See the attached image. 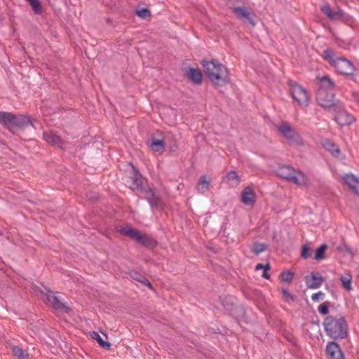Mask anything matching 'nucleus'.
I'll return each mask as SVG.
<instances>
[{
  "instance_id": "34",
  "label": "nucleus",
  "mask_w": 359,
  "mask_h": 359,
  "mask_svg": "<svg viewBox=\"0 0 359 359\" xmlns=\"http://www.w3.org/2000/svg\"><path fill=\"white\" fill-rule=\"evenodd\" d=\"M32 6L35 14L39 15L42 13V7L39 0H27Z\"/></svg>"
},
{
  "instance_id": "26",
  "label": "nucleus",
  "mask_w": 359,
  "mask_h": 359,
  "mask_svg": "<svg viewBox=\"0 0 359 359\" xmlns=\"http://www.w3.org/2000/svg\"><path fill=\"white\" fill-rule=\"evenodd\" d=\"M320 86L318 89L334 90V83L328 76H324L319 79Z\"/></svg>"
},
{
  "instance_id": "16",
  "label": "nucleus",
  "mask_w": 359,
  "mask_h": 359,
  "mask_svg": "<svg viewBox=\"0 0 359 359\" xmlns=\"http://www.w3.org/2000/svg\"><path fill=\"white\" fill-rule=\"evenodd\" d=\"M346 184L359 196V178L353 174H346L343 177Z\"/></svg>"
},
{
  "instance_id": "22",
  "label": "nucleus",
  "mask_w": 359,
  "mask_h": 359,
  "mask_svg": "<svg viewBox=\"0 0 359 359\" xmlns=\"http://www.w3.org/2000/svg\"><path fill=\"white\" fill-rule=\"evenodd\" d=\"M132 165L133 168V177L132 182L134 188L137 189H143V178L140 172L135 168L133 165Z\"/></svg>"
},
{
  "instance_id": "29",
  "label": "nucleus",
  "mask_w": 359,
  "mask_h": 359,
  "mask_svg": "<svg viewBox=\"0 0 359 359\" xmlns=\"http://www.w3.org/2000/svg\"><path fill=\"white\" fill-rule=\"evenodd\" d=\"M90 337L92 339L96 340L99 345L105 349H109L111 347V344L109 342L105 341L102 339V338L100 337V335L95 331H93L90 333Z\"/></svg>"
},
{
  "instance_id": "23",
  "label": "nucleus",
  "mask_w": 359,
  "mask_h": 359,
  "mask_svg": "<svg viewBox=\"0 0 359 359\" xmlns=\"http://www.w3.org/2000/svg\"><path fill=\"white\" fill-rule=\"evenodd\" d=\"M210 181L208 179L206 175L200 177L198 182L196 186V189L198 193L204 194L210 189Z\"/></svg>"
},
{
  "instance_id": "3",
  "label": "nucleus",
  "mask_w": 359,
  "mask_h": 359,
  "mask_svg": "<svg viewBox=\"0 0 359 359\" xmlns=\"http://www.w3.org/2000/svg\"><path fill=\"white\" fill-rule=\"evenodd\" d=\"M334 90L318 89L316 92V102L321 107L326 110L339 111L342 109V104L339 100L334 99Z\"/></svg>"
},
{
  "instance_id": "33",
  "label": "nucleus",
  "mask_w": 359,
  "mask_h": 359,
  "mask_svg": "<svg viewBox=\"0 0 359 359\" xmlns=\"http://www.w3.org/2000/svg\"><path fill=\"white\" fill-rule=\"evenodd\" d=\"M13 353L18 359H27L29 355L26 351L18 346L13 348Z\"/></svg>"
},
{
  "instance_id": "31",
  "label": "nucleus",
  "mask_w": 359,
  "mask_h": 359,
  "mask_svg": "<svg viewBox=\"0 0 359 359\" xmlns=\"http://www.w3.org/2000/svg\"><path fill=\"white\" fill-rule=\"evenodd\" d=\"M340 280L341 282L342 286L348 291L352 290L351 282H352V276L350 273H347L345 276H342L340 278Z\"/></svg>"
},
{
  "instance_id": "32",
  "label": "nucleus",
  "mask_w": 359,
  "mask_h": 359,
  "mask_svg": "<svg viewBox=\"0 0 359 359\" xmlns=\"http://www.w3.org/2000/svg\"><path fill=\"white\" fill-rule=\"evenodd\" d=\"M323 55L325 60H326L331 65L334 66V62L337 60V57H334V53L331 48H326L323 50Z\"/></svg>"
},
{
  "instance_id": "7",
  "label": "nucleus",
  "mask_w": 359,
  "mask_h": 359,
  "mask_svg": "<svg viewBox=\"0 0 359 359\" xmlns=\"http://www.w3.org/2000/svg\"><path fill=\"white\" fill-rule=\"evenodd\" d=\"M278 129L281 135L287 140L298 145L303 144V140L301 135L287 123H282L278 126Z\"/></svg>"
},
{
  "instance_id": "39",
  "label": "nucleus",
  "mask_w": 359,
  "mask_h": 359,
  "mask_svg": "<svg viewBox=\"0 0 359 359\" xmlns=\"http://www.w3.org/2000/svg\"><path fill=\"white\" fill-rule=\"evenodd\" d=\"M330 302H325L318 306V311L321 315L325 316L329 313Z\"/></svg>"
},
{
  "instance_id": "25",
  "label": "nucleus",
  "mask_w": 359,
  "mask_h": 359,
  "mask_svg": "<svg viewBox=\"0 0 359 359\" xmlns=\"http://www.w3.org/2000/svg\"><path fill=\"white\" fill-rule=\"evenodd\" d=\"M223 180L226 182L231 187H236L238 185L241 180L235 170L228 172Z\"/></svg>"
},
{
  "instance_id": "18",
  "label": "nucleus",
  "mask_w": 359,
  "mask_h": 359,
  "mask_svg": "<svg viewBox=\"0 0 359 359\" xmlns=\"http://www.w3.org/2000/svg\"><path fill=\"white\" fill-rule=\"evenodd\" d=\"M145 198L152 208L157 207L161 203V198L151 189L145 190Z\"/></svg>"
},
{
  "instance_id": "10",
  "label": "nucleus",
  "mask_w": 359,
  "mask_h": 359,
  "mask_svg": "<svg viewBox=\"0 0 359 359\" xmlns=\"http://www.w3.org/2000/svg\"><path fill=\"white\" fill-rule=\"evenodd\" d=\"M325 353L327 359H345L340 346L334 341L327 342Z\"/></svg>"
},
{
  "instance_id": "27",
  "label": "nucleus",
  "mask_w": 359,
  "mask_h": 359,
  "mask_svg": "<svg viewBox=\"0 0 359 359\" xmlns=\"http://www.w3.org/2000/svg\"><path fill=\"white\" fill-rule=\"evenodd\" d=\"M130 276L135 280L142 283L143 285L149 287L150 289H152L151 283L146 278V277L142 273H139L137 271H132L129 273Z\"/></svg>"
},
{
  "instance_id": "20",
  "label": "nucleus",
  "mask_w": 359,
  "mask_h": 359,
  "mask_svg": "<svg viewBox=\"0 0 359 359\" xmlns=\"http://www.w3.org/2000/svg\"><path fill=\"white\" fill-rule=\"evenodd\" d=\"M322 145L325 149L330 152V154L337 157L340 154V149L338 146L329 139H325L321 142Z\"/></svg>"
},
{
  "instance_id": "38",
  "label": "nucleus",
  "mask_w": 359,
  "mask_h": 359,
  "mask_svg": "<svg viewBox=\"0 0 359 359\" xmlns=\"http://www.w3.org/2000/svg\"><path fill=\"white\" fill-rule=\"evenodd\" d=\"M136 14L138 17L142 18V19H147L151 16V12L147 8H141L140 10L136 11Z\"/></svg>"
},
{
  "instance_id": "2",
  "label": "nucleus",
  "mask_w": 359,
  "mask_h": 359,
  "mask_svg": "<svg viewBox=\"0 0 359 359\" xmlns=\"http://www.w3.org/2000/svg\"><path fill=\"white\" fill-rule=\"evenodd\" d=\"M323 325L326 334L334 340L344 339L348 337V327L343 316H327Z\"/></svg>"
},
{
  "instance_id": "21",
  "label": "nucleus",
  "mask_w": 359,
  "mask_h": 359,
  "mask_svg": "<svg viewBox=\"0 0 359 359\" xmlns=\"http://www.w3.org/2000/svg\"><path fill=\"white\" fill-rule=\"evenodd\" d=\"M28 126H32V122L29 116L22 114L15 115L13 127L25 128Z\"/></svg>"
},
{
  "instance_id": "30",
  "label": "nucleus",
  "mask_w": 359,
  "mask_h": 359,
  "mask_svg": "<svg viewBox=\"0 0 359 359\" xmlns=\"http://www.w3.org/2000/svg\"><path fill=\"white\" fill-rule=\"evenodd\" d=\"M328 246L327 244L323 243L319 246L315 252L314 259L316 261H320L325 259V252Z\"/></svg>"
},
{
  "instance_id": "44",
  "label": "nucleus",
  "mask_w": 359,
  "mask_h": 359,
  "mask_svg": "<svg viewBox=\"0 0 359 359\" xmlns=\"http://www.w3.org/2000/svg\"><path fill=\"white\" fill-rule=\"evenodd\" d=\"M270 269H271L270 264H266L264 265L263 271H268L269 270H270Z\"/></svg>"
},
{
  "instance_id": "13",
  "label": "nucleus",
  "mask_w": 359,
  "mask_h": 359,
  "mask_svg": "<svg viewBox=\"0 0 359 359\" xmlns=\"http://www.w3.org/2000/svg\"><path fill=\"white\" fill-rule=\"evenodd\" d=\"M47 301L48 304L57 311H63L68 313L70 309L61 302L59 298L55 294L54 292L49 291L47 294Z\"/></svg>"
},
{
  "instance_id": "37",
  "label": "nucleus",
  "mask_w": 359,
  "mask_h": 359,
  "mask_svg": "<svg viewBox=\"0 0 359 359\" xmlns=\"http://www.w3.org/2000/svg\"><path fill=\"white\" fill-rule=\"evenodd\" d=\"M294 277V273L290 271H285L280 273V278L281 281L285 283H291Z\"/></svg>"
},
{
  "instance_id": "12",
  "label": "nucleus",
  "mask_w": 359,
  "mask_h": 359,
  "mask_svg": "<svg viewBox=\"0 0 359 359\" xmlns=\"http://www.w3.org/2000/svg\"><path fill=\"white\" fill-rule=\"evenodd\" d=\"M233 13L241 20H245V22L249 23L252 27L255 26L256 22L254 20L255 15L250 13L245 7H235L233 8Z\"/></svg>"
},
{
  "instance_id": "41",
  "label": "nucleus",
  "mask_w": 359,
  "mask_h": 359,
  "mask_svg": "<svg viewBox=\"0 0 359 359\" xmlns=\"http://www.w3.org/2000/svg\"><path fill=\"white\" fill-rule=\"evenodd\" d=\"M325 297V294L322 292H318L317 293L313 294L311 296V299L315 302H319L320 299H323Z\"/></svg>"
},
{
  "instance_id": "11",
  "label": "nucleus",
  "mask_w": 359,
  "mask_h": 359,
  "mask_svg": "<svg viewBox=\"0 0 359 359\" xmlns=\"http://www.w3.org/2000/svg\"><path fill=\"white\" fill-rule=\"evenodd\" d=\"M43 137L46 142L53 147L60 149L65 147L66 142L53 131L44 132Z\"/></svg>"
},
{
  "instance_id": "19",
  "label": "nucleus",
  "mask_w": 359,
  "mask_h": 359,
  "mask_svg": "<svg viewBox=\"0 0 359 359\" xmlns=\"http://www.w3.org/2000/svg\"><path fill=\"white\" fill-rule=\"evenodd\" d=\"M15 115L11 112L0 111V123L11 128L13 127Z\"/></svg>"
},
{
  "instance_id": "9",
  "label": "nucleus",
  "mask_w": 359,
  "mask_h": 359,
  "mask_svg": "<svg viewBox=\"0 0 359 359\" xmlns=\"http://www.w3.org/2000/svg\"><path fill=\"white\" fill-rule=\"evenodd\" d=\"M321 11L332 20H349L351 19V16L341 8H338L335 11H332L330 5L327 4L321 6Z\"/></svg>"
},
{
  "instance_id": "15",
  "label": "nucleus",
  "mask_w": 359,
  "mask_h": 359,
  "mask_svg": "<svg viewBox=\"0 0 359 359\" xmlns=\"http://www.w3.org/2000/svg\"><path fill=\"white\" fill-rule=\"evenodd\" d=\"M338 112L339 114L335 116L334 120L341 126H349L355 121V118L347 112L344 111L343 109Z\"/></svg>"
},
{
  "instance_id": "4",
  "label": "nucleus",
  "mask_w": 359,
  "mask_h": 359,
  "mask_svg": "<svg viewBox=\"0 0 359 359\" xmlns=\"http://www.w3.org/2000/svg\"><path fill=\"white\" fill-rule=\"evenodd\" d=\"M276 172L279 177L299 186L307 185L309 183V179L304 173L288 165L278 167Z\"/></svg>"
},
{
  "instance_id": "36",
  "label": "nucleus",
  "mask_w": 359,
  "mask_h": 359,
  "mask_svg": "<svg viewBox=\"0 0 359 359\" xmlns=\"http://www.w3.org/2000/svg\"><path fill=\"white\" fill-rule=\"evenodd\" d=\"M301 257L304 259H308L311 257V248L306 243L302 245Z\"/></svg>"
},
{
  "instance_id": "40",
  "label": "nucleus",
  "mask_w": 359,
  "mask_h": 359,
  "mask_svg": "<svg viewBox=\"0 0 359 359\" xmlns=\"http://www.w3.org/2000/svg\"><path fill=\"white\" fill-rule=\"evenodd\" d=\"M281 293L284 299L287 302H292L295 299L294 296L289 292L286 289H282Z\"/></svg>"
},
{
  "instance_id": "43",
  "label": "nucleus",
  "mask_w": 359,
  "mask_h": 359,
  "mask_svg": "<svg viewBox=\"0 0 359 359\" xmlns=\"http://www.w3.org/2000/svg\"><path fill=\"white\" fill-rule=\"evenodd\" d=\"M260 269H264V264H257L255 266V270L258 271Z\"/></svg>"
},
{
  "instance_id": "45",
  "label": "nucleus",
  "mask_w": 359,
  "mask_h": 359,
  "mask_svg": "<svg viewBox=\"0 0 359 359\" xmlns=\"http://www.w3.org/2000/svg\"><path fill=\"white\" fill-rule=\"evenodd\" d=\"M344 251L348 254H351V250L348 247H344Z\"/></svg>"
},
{
  "instance_id": "1",
  "label": "nucleus",
  "mask_w": 359,
  "mask_h": 359,
  "mask_svg": "<svg viewBox=\"0 0 359 359\" xmlns=\"http://www.w3.org/2000/svg\"><path fill=\"white\" fill-rule=\"evenodd\" d=\"M204 72L215 88L226 86L231 81L229 69L217 60H203Z\"/></svg>"
},
{
  "instance_id": "28",
  "label": "nucleus",
  "mask_w": 359,
  "mask_h": 359,
  "mask_svg": "<svg viewBox=\"0 0 359 359\" xmlns=\"http://www.w3.org/2000/svg\"><path fill=\"white\" fill-rule=\"evenodd\" d=\"M151 149L154 152H163L165 149V142L163 140L154 138L150 144Z\"/></svg>"
},
{
  "instance_id": "6",
  "label": "nucleus",
  "mask_w": 359,
  "mask_h": 359,
  "mask_svg": "<svg viewBox=\"0 0 359 359\" xmlns=\"http://www.w3.org/2000/svg\"><path fill=\"white\" fill-rule=\"evenodd\" d=\"M290 93L294 101L301 107H307L309 104V96L307 91L297 83L289 81Z\"/></svg>"
},
{
  "instance_id": "17",
  "label": "nucleus",
  "mask_w": 359,
  "mask_h": 359,
  "mask_svg": "<svg viewBox=\"0 0 359 359\" xmlns=\"http://www.w3.org/2000/svg\"><path fill=\"white\" fill-rule=\"evenodd\" d=\"M241 201L245 205H251L255 202V194L252 189L250 187H246L241 194Z\"/></svg>"
},
{
  "instance_id": "35",
  "label": "nucleus",
  "mask_w": 359,
  "mask_h": 359,
  "mask_svg": "<svg viewBox=\"0 0 359 359\" xmlns=\"http://www.w3.org/2000/svg\"><path fill=\"white\" fill-rule=\"evenodd\" d=\"M266 248L267 246L264 243H254L251 250L255 255H258L259 254L264 251L266 249Z\"/></svg>"
},
{
  "instance_id": "8",
  "label": "nucleus",
  "mask_w": 359,
  "mask_h": 359,
  "mask_svg": "<svg viewBox=\"0 0 359 359\" xmlns=\"http://www.w3.org/2000/svg\"><path fill=\"white\" fill-rule=\"evenodd\" d=\"M334 67L338 73L346 76H351L355 70L352 62L344 57H337Z\"/></svg>"
},
{
  "instance_id": "14",
  "label": "nucleus",
  "mask_w": 359,
  "mask_h": 359,
  "mask_svg": "<svg viewBox=\"0 0 359 359\" xmlns=\"http://www.w3.org/2000/svg\"><path fill=\"white\" fill-rule=\"evenodd\" d=\"M323 278L318 273H311L310 276L305 277L306 285L308 288H319L323 283Z\"/></svg>"
},
{
  "instance_id": "42",
  "label": "nucleus",
  "mask_w": 359,
  "mask_h": 359,
  "mask_svg": "<svg viewBox=\"0 0 359 359\" xmlns=\"http://www.w3.org/2000/svg\"><path fill=\"white\" fill-rule=\"evenodd\" d=\"M262 277L265 279H269L270 274L267 271H263Z\"/></svg>"
},
{
  "instance_id": "5",
  "label": "nucleus",
  "mask_w": 359,
  "mask_h": 359,
  "mask_svg": "<svg viewBox=\"0 0 359 359\" xmlns=\"http://www.w3.org/2000/svg\"><path fill=\"white\" fill-rule=\"evenodd\" d=\"M119 232L122 235L130 237L145 247L153 248L156 245V241L151 237L146 234H142L139 230L133 229L129 226L122 227Z\"/></svg>"
},
{
  "instance_id": "24",
  "label": "nucleus",
  "mask_w": 359,
  "mask_h": 359,
  "mask_svg": "<svg viewBox=\"0 0 359 359\" xmlns=\"http://www.w3.org/2000/svg\"><path fill=\"white\" fill-rule=\"evenodd\" d=\"M187 76L189 79L195 84L201 85L203 81V75L201 72L198 69H189Z\"/></svg>"
}]
</instances>
